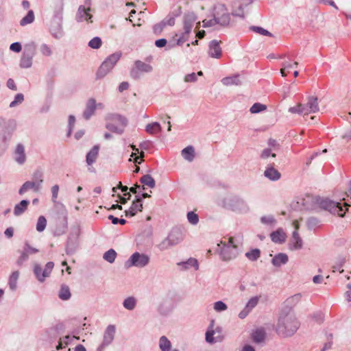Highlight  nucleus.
Returning <instances> with one entry per match:
<instances>
[{
  "label": "nucleus",
  "mask_w": 351,
  "mask_h": 351,
  "mask_svg": "<svg viewBox=\"0 0 351 351\" xmlns=\"http://www.w3.org/2000/svg\"><path fill=\"white\" fill-rule=\"evenodd\" d=\"M108 219L112 221L113 224L120 223L121 225H124L126 223V221L124 219H118L113 215H109Z\"/></svg>",
  "instance_id": "obj_56"
},
{
  "label": "nucleus",
  "mask_w": 351,
  "mask_h": 351,
  "mask_svg": "<svg viewBox=\"0 0 351 351\" xmlns=\"http://www.w3.org/2000/svg\"><path fill=\"white\" fill-rule=\"evenodd\" d=\"M15 160L19 164H23L26 160L25 148L23 145L19 144L15 149Z\"/></svg>",
  "instance_id": "obj_14"
},
{
  "label": "nucleus",
  "mask_w": 351,
  "mask_h": 351,
  "mask_svg": "<svg viewBox=\"0 0 351 351\" xmlns=\"http://www.w3.org/2000/svg\"><path fill=\"white\" fill-rule=\"evenodd\" d=\"M301 299V295L300 294H295L289 298H287L285 301V303L287 306L292 307L295 305H296Z\"/></svg>",
  "instance_id": "obj_37"
},
{
  "label": "nucleus",
  "mask_w": 351,
  "mask_h": 351,
  "mask_svg": "<svg viewBox=\"0 0 351 351\" xmlns=\"http://www.w3.org/2000/svg\"><path fill=\"white\" fill-rule=\"evenodd\" d=\"M23 100V95L21 93H19L15 96L14 100L10 103V106L14 107L17 104L22 103Z\"/></svg>",
  "instance_id": "obj_53"
},
{
  "label": "nucleus",
  "mask_w": 351,
  "mask_h": 351,
  "mask_svg": "<svg viewBox=\"0 0 351 351\" xmlns=\"http://www.w3.org/2000/svg\"><path fill=\"white\" fill-rule=\"evenodd\" d=\"M135 65L136 69L141 72H150L152 70V67L151 65L143 62L140 60L136 61L135 62Z\"/></svg>",
  "instance_id": "obj_33"
},
{
  "label": "nucleus",
  "mask_w": 351,
  "mask_h": 351,
  "mask_svg": "<svg viewBox=\"0 0 351 351\" xmlns=\"http://www.w3.org/2000/svg\"><path fill=\"white\" fill-rule=\"evenodd\" d=\"M251 29L256 32V33H258L260 34H262V35H265V36H271V33L269 32L267 30L262 28V27H251Z\"/></svg>",
  "instance_id": "obj_55"
},
{
  "label": "nucleus",
  "mask_w": 351,
  "mask_h": 351,
  "mask_svg": "<svg viewBox=\"0 0 351 351\" xmlns=\"http://www.w3.org/2000/svg\"><path fill=\"white\" fill-rule=\"evenodd\" d=\"M222 50L219 42L214 40L209 44L208 54L211 58H219L221 56Z\"/></svg>",
  "instance_id": "obj_11"
},
{
  "label": "nucleus",
  "mask_w": 351,
  "mask_h": 351,
  "mask_svg": "<svg viewBox=\"0 0 351 351\" xmlns=\"http://www.w3.org/2000/svg\"><path fill=\"white\" fill-rule=\"evenodd\" d=\"M99 154V147L95 146L86 155V162L88 165L95 162Z\"/></svg>",
  "instance_id": "obj_21"
},
{
  "label": "nucleus",
  "mask_w": 351,
  "mask_h": 351,
  "mask_svg": "<svg viewBox=\"0 0 351 351\" xmlns=\"http://www.w3.org/2000/svg\"><path fill=\"white\" fill-rule=\"evenodd\" d=\"M141 202L142 200L141 198H137L134 201L129 210L125 211V216L133 217L137 213L141 212L143 209V204Z\"/></svg>",
  "instance_id": "obj_12"
},
{
  "label": "nucleus",
  "mask_w": 351,
  "mask_h": 351,
  "mask_svg": "<svg viewBox=\"0 0 351 351\" xmlns=\"http://www.w3.org/2000/svg\"><path fill=\"white\" fill-rule=\"evenodd\" d=\"M271 239L274 243H283L286 240V234L282 229H278L275 232H273L271 235Z\"/></svg>",
  "instance_id": "obj_16"
},
{
  "label": "nucleus",
  "mask_w": 351,
  "mask_h": 351,
  "mask_svg": "<svg viewBox=\"0 0 351 351\" xmlns=\"http://www.w3.org/2000/svg\"><path fill=\"white\" fill-rule=\"evenodd\" d=\"M270 155L273 158L276 157V154H271V149H265L262 152L261 156L262 158L265 159V158H267Z\"/></svg>",
  "instance_id": "obj_59"
},
{
  "label": "nucleus",
  "mask_w": 351,
  "mask_h": 351,
  "mask_svg": "<svg viewBox=\"0 0 351 351\" xmlns=\"http://www.w3.org/2000/svg\"><path fill=\"white\" fill-rule=\"evenodd\" d=\"M58 296L62 300H69L71 298L69 287L66 285H62L59 291Z\"/></svg>",
  "instance_id": "obj_28"
},
{
  "label": "nucleus",
  "mask_w": 351,
  "mask_h": 351,
  "mask_svg": "<svg viewBox=\"0 0 351 351\" xmlns=\"http://www.w3.org/2000/svg\"><path fill=\"white\" fill-rule=\"evenodd\" d=\"M251 3V0H233L232 2V14L243 17L245 10Z\"/></svg>",
  "instance_id": "obj_9"
},
{
  "label": "nucleus",
  "mask_w": 351,
  "mask_h": 351,
  "mask_svg": "<svg viewBox=\"0 0 351 351\" xmlns=\"http://www.w3.org/2000/svg\"><path fill=\"white\" fill-rule=\"evenodd\" d=\"M40 51L43 55L46 56H49L51 54V49L47 45H41Z\"/></svg>",
  "instance_id": "obj_57"
},
{
  "label": "nucleus",
  "mask_w": 351,
  "mask_h": 351,
  "mask_svg": "<svg viewBox=\"0 0 351 351\" xmlns=\"http://www.w3.org/2000/svg\"><path fill=\"white\" fill-rule=\"evenodd\" d=\"M186 263L195 267L196 270L198 269V262L197 259L191 258Z\"/></svg>",
  "instance_id": "obj_64"
},
{
  "label": "nucleus",
  "mask_w": 351,
  "mask_h": 351,
  "mask_svg": "<svg viewBox=\"0 0 351 351\" xmlns=\"http://www.w3.org/2000/svg\"><path fill=\"white\" fill-rule=\"evenodd\" d=\"M149 258L145 254L138 252L134 253L130 259L126 262L125 265L128 267L136 266L143 267L148 264Z\"/></svg>",
  "instance_id": "obj_8"
},
{
  "label": "nucleus",
  "mask_w": 351,
  "mask_h": 351,
  "mask_svg": "<svg viewBox=\"0 0 351 351\" xmlns=\"http://www.w3.org/2000/svg\"><path fill=\"white\" fill-rule=\"evenodd\" d=\"M264 175L271 180H278L280 178V173L273 167H267L264 172Z\"/></svg>",
  "instance_id": "obj_20"
},
{
  "label": "nucleus",
  "mask_w": 351,
  "mask_h": 351,
  "mask_svg": "<svg viewBox=\"0 0 351 351\" xmlns=\"http://www.w3.org/2000/svg\"><path fill=\"white\" fill-rule=\"evenodd\" d=\"M47 226V220L44 216H40L38 219L36 224V230L38 232H43Z\"/></svg>",
  "instance_id": "obj_40"
},
{
  "label": "nucleus",
  "mask_w": 351,
  "mask_h": 351,
  "mask_svg": "<svg viewBox=\"0 0 351 351\" xmlns=\"http://www.w3.org/2000/svg\"><path fill=\"white\" fill-rule=\"evenodd\" d=\"M252 339L256 343H261L265 338V332L263 328H258L252 334Z\"/></svg>",
  "instance_id": "obj_23"
},
{
  "label": "nucleus",
  "mask_w": 351,
  "mask_h": 351,
  "mask_svg": "<svg viewBox=\"0 0 351 351\" xmlns=\"http://www.w3.org/2000/svg\"><path fill=\"white\" fill-rule=\"evenodd\" d=\"M319 110L317 97L313 96L308 97L306 104H298L295 106L289 108V111L292 113H298L304 115L315 113L319 111Z\"/></svg>",
  "instance_id": "obj_2"
},
{
  "label": "nucleus",
  "mask_w": 351,
  "mask_h": 351,
  "mask_svg": "<svg viewBox=\"0 0 351 351\" xmlns=\"http://www.w3.org/2000/svg\"><path fill=\"white\" fill-rule=\"evenodd\" d=\"M19 278V272L18 271H14L9 278V286L12 290H15L16 288V282Z\"/></svg>",
  "instance_id": "obj_32"
},
{
  "label": "nucleus",
  "mask_w": 351,
  "mask_h": 351,
  "mask_svg": "<svg viewBox=\"0 0 351 351\" xmlns=\"http://www.w3.org/2000/svg\"><path fill=\"white\" fill-rule=\"evenodd\" d=\"M217 23L221 27H227L230 24V15L228 9L223 4H219L214 8V14Z\"/></svg>",
  "instance_id": "obj_3"
},
{
  "label": "nucleus",
  "mask_w": 351,
  "mask_h": 351,
  "mask_svg": "<svg viewBox=\"0 0 351 351\" xmlns=\"http://www.w3.org/2000/svg\"><path fill=\"white\" fill-rule=\"evenodd\" d=\"M202 23L204 27H215V25H218L215 16L211 19H204Z\"/></svg>",
  "instance_id": "obj_52"
},
{
  "label": "nucleus",
  "mask_w": 351,
  "mask_h": 351,
  "mask_svg": "<svg viewBox=\"0 0 351 351\" xmlns=\"http://www.w3.org/2000/svg\"><path fill=\"white\" fill-rule=\"evenodd\" d=\"M185 82H191L196 80V75L195 73L186 75L184 78Z\"/></svg>",
  "instance_id": "obj_63"
},
{
  "label": "nucleus",
  "mask_w": 351,
  "mask_h": 351,
  "mask_svg": "<svg viewBox=\"0 0 351 351\" xmlns=\"http://www.w3.org/2000/svg\"><path fill=\"white\" fill-rule=\"evenodd\" d=\"M171 348V342L169 341V339L165 337L162 336L160 339V348L162 351H169Z\"/></svg>",
  "instance_id": "obj_38"
},
{
  "label": "nucleus",
  "mask_w": 351,
  "mask_h": 351,
  "mask_svg": "<svg viewBox=\"0 0 351 351\" xmlns=\"http://www.w3.org/2000/svg\"><path fill=\"white\" fill-rule=\"evenodd\" d=\"M288 261V256L286 254L280 253L276 255L272 259L274 265L279 267Z\"/></svg>",
  "instance_id": "obj_24"
},
{
  "label": "nucleus",
  "mask_w": 351,
  "mask_h": 351,
  "mask_svg": "<svg viewBox=\"0 0 351 351\" xmlns=\"http://www.w3.org/2000/svg\"><path fill=\"white\" fill-rule=\"evenodd\" d=\"M293 244L295 250L300 249L302 247V241L299 237L297 231L293 232Z\"/></svg>",
  "instance_id": "obj_36"
},
{
  "label": "nucleus",
  "mask_w": 351,
  "mask_h": 351,
  "mask_svg": "<svg viewBox=\"0 0 351 351\" xmlns=\"http://www.w3.org/2000/svg\"><path fill=\"white\" fill-rule=\"evenodd\" d=\"M53 267L54 263L53 262H48L43 269L39 265L35 264L34 266V273L38 280L43 282L46 278L50 276Z\"/></svg>",
  "instance_id": "obj_7"
},
{
  "label": "nucleus",
  "mask_w": 351,
  "mask_h": 351,
  "mask_svg": "<svg viewBox=\"0 0 351 351\" xmlns=\"http://www.w3.org/2000/svg\"><path fill=\"white\" fill-rule=\"evenodd\" d=\"M20 65L23 68H29L32 66V56L23 55L21 59Z\"/></svg>",
  "instance_id": "obj_44"
},
{
  "label": "nucleus",
  "mask_w": 351,
  "mask_h": 351,
  "mask_svg": "<svg viewBox=\"0 0 351 351\" xmlns=\"http://www.w3.org/2000/svg\"><path fill=\"white\" fill-rule=\"evenodd\" d=\"M121 58V53H115L110 56H108L104 61L106 62H109L110 64H112L113 66L116 64V63L118 62V60Z\"/></svg>",
  "instance_id": "obj_45"
},
{
  "label": "nucleus",
  "mask_w": 351,
  "mask_h": 351,
  "mask_svg": "<svg viewBox=\"0 0 351 351\" xmlns=\"http://www.w3.org/2000/svg\"><path fill=\"white\" fill-rule=\"evenodd\" d=\"M34 20V14L32 10H29L27 14L23 17L21 21L20 25L22 26L32 23Z\"/></svg>",
  "instance_id": "obj_35"
},
{
  "label": "nucleus",
  "mask_w": 351,
  "mask_h": 351,
  "mask_svg": "<svg viewBox=\"0 0 351 351\" xmlns=\"http://www.w3.org/2000/svg\"><path fill=\"white\" fill-rule=\"evenodd\" d=\"M214 308L217 311H222L227 309V306L225 303L221 301H218L215 303Z\"/></svg>",
  "instance_id": "obj_54"
},
{
  "label": "nucleus",
  "mask_w": 351,
  "mask_h": 351,
  "mask_svg": "<svg viewBox=\"0 0 351 351\" xmlns=\"http://www.w3.org/2000/svg\"><path fill=\"white\" fill-rule=\"evenodd\" d=\"M59 191V186L58 185H54L51 188V193H52V198L53 201H55L58 197V194Z\"/></svg>",
  "instance_id": "obj_62"
},
{
  "label": "nucleus",
  "mask_w": 351,
  "mask_h": 351,
  "mask_svg": "<svg viewBox=\"0 0 351 351\" xmlns=\"http://www.w3.org/2000/svg\"><path fill=\"white\" fill-rule=\"evenodd\" d=\"M10 49L12 51L19 53L21 51L22 48L19 43H14L10 45Z\"/></svg>",
  "instance_id": "obj_60"
},
{
  "label": "nucleus",
  "mask_w": 351,
  "mask_h": 351,
  "mask_svg": "<svg viewBox=\"0 0 351 351\" xmlns=\"http://www.w3.org/2000/svg\"><path fill=\"white\" fill-rule=\"evenodd\" d=\"M345 263H346V258L343 256H339L337 258V262L335 263V265L333 266V268L337 270H339L341 273H342V272H343V269H341V270H340V269L343 267Z\"/></svg>",
  "instance_id": "obj_46"
},
{
  "label": "nucleus",
  "mask_w": 351,
  "mask_h": 351,
  "mask_svg": "<svg viewBox=\"0 0 351 351\" xmlns=\"http://www.w3.org/2000/svg\"><path fill=\"white\" fill-rule=\"evenodd\" d=\"M182 155L186 160L191 162L195 157L194 148L192 146H188L182 151Z\"/></svg>",
  "instance_id": "obj_26"
},
{
  "label": "nucleus",
  "mask_w": 351,
  "mask_h": 351,
  "mask_svg": "<svg viewBox=\"0 0 351 351\" xmlns=\"http://www.w3.org/2000/svg\"><path fill=\"white\" fill-rule=\"evenodd\" d=\"M96 107V102L94 99H88L86 110L84 112V117L88 119L93 114Z\"/></svg>",
  "instance_id": "obj_19"
},
{
  "label": "nucleus",
  "mask_w": 351,
  "mask_h": 351,
  "mask_svg": "<svg viewBox=\"0 0 351 351\" xmlns=\"http://www.w3.org/2000/svg\"><path fill=\"white\" fill-rule=\"evenodd\" d=\"M110 69L106 66V64L104 62L101 64L99 69L97 71L96 76L97 79H101L105 77L109 72Z\"/></svg>",
  "instance_id": "obj_34"
},
{
  "label": "nucleus",
  "mask_w": 351,
  "mask_h": 351,
  "mask_svg": "<svg viewBox=\"0 0 351 351\" xmlns=\"http://www.w3.org/2000/svg\"><path fill=\"white\" fill-rule=\"evenodd\" d=\"M189 34L182 32V34H176L172 38L175 45L181 46L189 39Z\"/></svg>",
  "instance_id": "obj_25"
},
{
  "label": "nucleus",
  "mask_w": 351,
  "mask_h": 351,
  "mask_svg": "<svg viewBox=\"0 0 351 351\" xmlns=\"http://www.w3.org/2000/svg\"><path fill=\"white\" fill-rule=\"evenodd\" d=\"M187 219L193 225H196L199 221L198 215L193 211L188 213Z\"/></svg>",
  "instance_id": "obj_49"
},
{
  "label": "nucleus",
  "mask_w": 351,
  "mask_h": 351,
  "mask_svg": "<svg viewBox=\"0 0 351 351\" xmlns=\"http://www.w3.org/2000/svg\"><path fill=\"white\" fill-rule=\"evenodd\" d=\"M55 12L58 14H60L62 12L64 9V0H58L54 3L53 5Z\"/></svg>",
  "instance_id": "obj_50"
},
{
  "label": "nucleus",
  "mask_w": 351,
  "mask_h": 351,
  "mask_svg": "<svg viewBox=\"0 0 351 351\" xmlns=\"http://www.w3.org/2000/svg\"><path fill=\"white\" fill-rule=\"evenodd\" d=\"M260 255H261V252L258 249L252 250L251 251H250L245 254V256H247V258L248 259H250V261L257 260L260 257Z\"/></svg>",
  "instance_id": "obj_41"
},
{
  "label": "nucleus",
  "mask_w": 351,
  "mask_h": 351,
  "mask_svg": "<svg viewBox=\"0 0 351 351\" xmlns=\"http://www.w3.org/2000/svg\"><path fill=\"white\" fill-rule=\"evenodd\" d=\"M221 257L224 261H229L235 257V254L230 252V248L229 246L226 245L221 250Z\"/></svg>",
  "instance_id": "obj_30"
},
{
  "label": "nucleus",
  "mask_w": 351,
  "mask_h": 351,
  "mask_svg": "<svg viewBox=\"0 0 351 351\" xmlns=\"http://www.w3.org/2000/svg\"><path fill=\"white\" fill-rule=\"evenodd\" d=\"M108 120V122L106 125V128L117 133L123 132L128 123L126 118L119 114L110 115Z\"/></svg>",
  "instance_id": "obj_5"
},
{
  "label": "nucleus",
  "mask_w": 351,
  "mask_h": 351,
  "mask_svg": "<svg viewBox=\"0 0 351 351\" xmlns=\"http://www.w3.org/2000/svg\"><path fill=\"white\" fill-rule=\"evenodd\" d=\"M90 8L88 7L86 8L83 5H80L77 10V19L79 22L83 21H89L92 18V15L90 14Z\"/></svg>",
  "instance_id": "obj_13"
},
{
  "label": "nucleus",
  "mask_w": 351,
  "mask_h": 351,
  "mask_svg": "<svg viewBox=\"0 0 351 351\" xmlns=\"http://www.w3.org/2000/svg\"><path fill=\"white\" fill-rule=\"evenodd\" d=\"M298 65V62H291V61H285L282 62V68L280 69V73L282 77H285L290 72V70L294 66Z\"/></svg>",
  "instance_id": "obj_18"
},
{
  "label": "nucleus",
  "mask_w": 351,
  "mask_h": 351,
  "mask_svg": "<svg viewBox=\"0 0 351 351\" xmlns=\"http://www.w3.org/2000/svg\"><path fill=\"white\" fill-rule=\"evenodd\" d=\"M23 250L27 252V255L35 254L38 252V250L31 247L29 244H25V246L23 249Z\"/></svg>",
  "instance_id": "obj_58"
},
{
  "label": "nucleus",
  "mask_w": 351,
  "mask_h": 351,
  "mask_svg": "<svg viewBox=\"0 0 351 351\" xmlns=\"http://www.w3.org/2000/svg\"><path fill=\"white\" fill-rule=\"evenodd\" d=\"M115 327L110 325L107 327L104 337V343L106 345L110 343L114 339Z\"/></svg>",
  "instance_id": "obj_17"
},
{
  "label": "nucleus",
  "mask_w": 351,
  "mask_h": 351,
  "mask_svg": "<svg viewBox=\"0 0 351 351\" xmlns=\"http://www.w3.org/2000/svg\"><path fill=\"white\" fill-rule=\"evenodd\" d=\"M29 202L27 200H22L19 204H16L14 209V214L16 216L22 215L27 208Z\"/></svg>",
  "instance_id": "obj_22"
},
{
  "label": "nucleus",
  "mask_w": 351,
  "mask_h": 351,
  "mask_svg": "<svg viewBox=\"0 0 351 351\" xmlns=\"http://www.w3.org/2000/svg\"><path fill=\"white\" fill-rule=\"evenodd\" d=\"M299 327V322L293 315L287 314L279 318L277 331L284 336L293 335Z\"/></svg>",
  "instance_id": "obj_1"
},
{
  "label": "nucleus",
  "mask_w": 351,
  "mask_h": 351,
  "mask_svg": "<svg viewBox=\"0 0 351 351\" xmlns=\"http://www.w3.org/2000/svg\"><path fill=\"white\" fill-rule=\"evenodd\" d=\"M116 256L117 252L112 249L109 250L104 254V258L110 263L114 261Z\"/></svg>",
  "instance_id": "obj_39"
},
{
  "label": "nucleus",
  "mask_w": 351,
  "mask_h": 351,
  "mask_svg": "<svg viewBox=\"0 0 351 351\" xmlns=\"http://www.w3.org/2000/svg\"><path fill=\"white\" fill-rule=\"evenodd\" d=\"M29 258V256L27 255V252H25L24 250H23L21 252V255L19 257V258L16 261V263L19 266L23 265V263L26 261Z\"/></svg>",
  "instance_id": "obj_51"
},
{
  "label": "nucleus",
  "mask_w": 351,
  "mask_h": 351,
  "mask_svg": "<svg viewBox=\"0 0 351 351\" xmlns=\"http://www.w3.org/2000/svg\"><path fill=\"white\" fill-rule=\"evenodd\" d=\"M146 131L150 134H157L161 131L160 125L157 122L148 124L146 127Z\"/></svg>",
  "instance_id": "obj_31"
},
{
  "label": "nucleus",
  "mask_w": 351,
  "mask_h": 351,
  "mask_svg": "<svg viewBox=\"0 0 351 351\" xmlns=\"http://www.w3.org/2000/svg\"><path fill=\"white\" fill-rule=\"evenodd\" d=\"M260 297L254 296L250 299L246 304V307L251 311L252 308H254L257 304L258 303Z\"/></svg>",
  "instance_id": "obj_48"
},
{
  "label": "nucleus",
  "mask_w": 351,
  "mask_h": 351,
  "mask_svg": "<svg viewBox=\"0 0 351 351\" xmlns=\"http://www.w3.org/2000/svg\"><path fill=\"white\" fill-rule=\"evenodd\" d=\"M195 19L193 16L186 15L184 16L183 22L184 33L189 34L193 27Z\"/></svg>",
  "instance_id": "obj_15"
},
{
  "label": "nucleus",
  "mask_w": 351,
  "mask_h": 351,
  "mask_svg": "<svg viewBox=\"0 0 351 351\" xmlns=\"http://www.w3.org/2000/svg\"><path fill=\"white\" fill-rule=\"evenodd\" d=\"M226 206L228 209L237 213L248 210V206L245 200L238 196L232 197L227 202Z\"/></svg>",
  "instance_id": "obj_6"
},
{
  "label": "nucleus",
  "mask_w": 351,
  "mask_h": 351,
  "mask_svg": "<svg viewBox=\"0 0 351 351\" xmlns=\"http://www.w3.org/2000/svg\"><path fill=\"white\" fill-rule=\"evenodd\" d=\"M214 331L208 330L206 333V340L209 343H213L215 341L213 338Z\"/></svg>",
  "instance_id": "obj_61"
},
{
  "label": "nucleus",
  "mask_w": 351,
  "mask_h": 351,
  "mask_svg": "<svg viewBox=\"0 0 351 351\" xmlns=\"http://www.w3.org/2000/svg\"><path fill=\"white\" fill-rule=\"evenodd\" d=\"M141 182L144 186H147L150 188H154L156 185V182L154 179L150 175H145L141 178Z\"/></svg>",
  "instance_id": "obj_29"
},
{
  "label": "nucleus",
  "mask_w": 351,
  "mask_h": 351,
  "mask_svg": "<svg viewBox=\"0 0 351 351\" xmlns=\"http://www.w3.org/2000/svg\"><path fill=\"white\" fill-rule=\"evenodd\" d=\"M267 106L264 104H260V103H255L251 108H250V112L252 114L258 113L261 111H263L266 110Z\"/></svg>",
  "instance_id": "obj_43"
},
{
  "label": "nucleus",
  "mask_w": 351,
  "mask_h": 351,
  "mask_svg": "<svg viewBox=\"0 0 351 351\" xmlns=\"http://www.w3.org/2000/svg\"><path fill=\"white\" fill-rule=\"evenodd\" d=\"M349 206L350 205L347 203H344V206L346 207V209L344 210L341 204L339 202H335L328 199H323L320 202V206L322 208L340 217H343L345 215L346 211L348 210V206Z\"/></svg>",
  "instance_id": "obj_4"
},
{
  "label": "nucleus",
  "mask_w": 351,
  "mask_h": 351,
  "mask_svg": "<svg viewBox=\"0 0 351 351\" xmlns=\"http://www.w3.org/2000/svg\"><path fill=\"white\" fill-rule=\"evenodd\" d=\"M101 40L99 37H95L88 43V46L93 49H99L101 46Z\"/></svg>",
  "instance_id": "obj_47"
},
{
  "label": "nucleus",
  "mask_w": 351,
  "mask_h": 351,
  "mask_svg": "<svg viewBox=\"0 0 351 351\" xmlns=\"http://www.w3.org/2000/svg\"><path fill=\"white\" fill-rule=\"evenodd\" d=\"M123 306L128 310H132L136 306V300L132 297H129L124 300Z\"/></svg>",
  "instance_id": "obj_42"
},
{
  "label": "nucleus",
  "mask_w": 351,
  "mask_h": 351,
  "mask_svg": "<svg viewBox=\"0 0 351 351\" xmlns=\"http://www.w3.org/2000/svg\"><path fill=\"white\" fill-rule=\"evenodd\" d=\"M222 83L225 86H231V85H240L241 81L239 80V76L234 75L232 77H224L221 80Z\"/></svg>",
  "instance_id": "obj_27"
},
{
  "label": "nucleus",
  "mask_w": 351,
  "mask_h": 351,
  "mask_svg": "<svg viewBox=\"0 0 351 351\" xmlns=\"http://www.w3.org/2000/svg\"><path fill=\"white\" fill-rule=\"evenodd\" d=\"M42 182H43L42 174L40 173L38 182H30V181L25 182L23 184V186L21 187V189H19V193L20 195H23L25 193H26L28 190H30V189L34 190L35 192H38L39 191V189H40V185H41Z\"/></svg>",
  "instance_id": "obj_10"
}]
</instances>
